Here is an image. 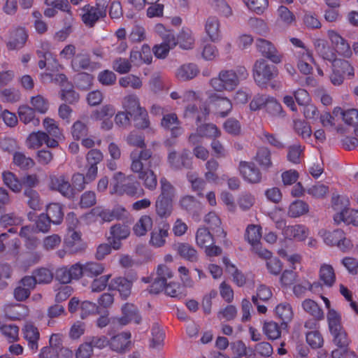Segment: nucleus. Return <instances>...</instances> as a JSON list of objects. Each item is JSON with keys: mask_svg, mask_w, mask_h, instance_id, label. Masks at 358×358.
Here are the masks:
<instances>
[{"mask_svg": "<svg viewBox=\"0 0 358 358\" xmlns=\"http://www.w3.org/2000/svg\"><path fill=\"white\" fill-rule=\"evenodd\" d=\"M152 155V153L150 150L143 149L141 151L134 150L129 155L131 171L138 175V179L143 181L145 187L150 190L156 189L157 178L153 171L144 169L143 161L148 160Z\"/></svg>", "mask_w": 358, "mask_h": 358, "instance_id": "f257e3e1", "label": "nucleus"}, {"mask_svg": "<svg viewBox=\"0 0 358 358\" xmlns=\"http://www.w3.org/2000/svg\"><path fill=\"white\" fill-rule=\"evenodd\" d=\"M131 176H126L122 172H116L112 178L110 194L124 195L127 194L132 197H141L145 194V191L140 187L138 182H130Z\"/></svg>", "mask_w": 358, "mask_h": 358, "instance_id": "f03ea898", "label": "nucleus"}, {"mask_svg": "<svg viewBox=\"0 0 358 358\" xmlns=\"http://www.w3.org/2000/svg\"><path fill=\"white\" fill-rule=\"evenodd\" d=\"M240 83V78L237 73L232 70H222L218 75L212 78L209 82L211 91L216 92H231L234 90Z\"/></svg>", "mask_w": 358, "mask_h": 358, "instance_id": "7ed1b4c3", "label": "nucleus"}, {"mask_svg": "<svg viewBox=\"0 0 358 358\" xmlns=\"http://www.w3.org/2000/svg\"><path fill=\"white\" fill-rule=\"evenodd\" d=\"M278 75L276 66L268 64L264 59H257L253 66L252 76L255 83L260 87L267 84Z\"/></svg>", "mask_w": 358, "mask_h": 358, "instance_id": "20e7f679", "label": "nucleus"}, {"mask_svg": "<svg viewBox=\"0 0 358 358\" xmlns=\"http://www.w3.org/2000/svg\"><path fill=\"white\" fill-rule=\"evenodd\" d=\"M110 0H97L95 6L85 5L82 10V20L88 27H93L100 19L106 16V8Z\"/></svg>", "mask_w": 358, "mask_h": 358, "instance_id": "39448f33", "label": "nucleus"}, {"mask_svg": "<svg viewBox=\"0 0 358 358\" xmlns=\"http://www.w3.org/2000/svg\"><path fill=\"white\" fill-rule=\"evenodd\" d=\"M318 235L322 238L327 245L331 246L336 245L343 251H346L352 246L351 241L345 237L343 231L340 229H336L333 231L321 229Z\"/></svg>", "mask_w": 358, "mask_h": 358, "instance_id": "423d86ee", "label": "nucleus"}, {"mask_svg": "<svg viewBox=\"0 0 358 358\" xmlns=\"http://www.w3.org/2000/svg\"><path fill=\"white\" fill-rule=\"evenodd\" d=\"M48 187L51 190L58 192L62 196L69 199L73 197L76 194L69 178L63 174L50 175Z\"/></svg>", "mask_w": 358, "mask_h": 358, "instance_id": "0eeeda50", "label": "nucleus"}, {"mask_svg": "<svg viewBox=\"0 0 358 358\" xmlns=\"http://www.w3.org/2000/svg\"><path fill=\"white\" fill-rule=\"evenodd\" d=\"M206 94L210 103L215 108L216 113L221 117H227L231 113L233 105L231 101L218 92L207 91Z\"/></svg>", "mask_w": 358, "mask_h": 358, "instance_id": "6e6552de", "label": "nucleus"}, {"mask_svg": "<svg viewBox=\"0 0 358 358\" xmlns=\"http://www.w3.org/2000/svg\"><path fill=\"white\" fill-rule=\"evenodd\" d=\"M255 47L260 54L274 64H279L282 61V55L280 54L275 45L269 41L264 38H257Z\"/></svg>", "mask_w": 358, "mask_h": 358, "instance_id": "1a4fd4ad", "label": "nucleus"}, {"mask_svg": "<svg viewBox=\"0 0 358 358\" xmlns=\"http://www.w3.org/2000/svg\"><path fill=\"white\" fill-rule=\"evenodd\" d=\"M327 36L338 54L345 57L352 55V50L348 41L335 30H328Z\"/></svg>", "mask_w": 358, "mask_h": 358, "instance_id": "9d476101", "label": "nucleus"}, {"mask_svg": "<svg viewBox=\"0 0 358 358\" xmlns=\"http://www.w3.org/2000/svg\"><path fill=\"white\" fill-rule=\"evenodd\" d=\"M340 67L349 71V76H354V69L351 64L346 60H334L332 64V72L329 76L331 83L334 85H340L344 80V73L340 72Z\"/></svg>", "mask_w": 358, "mask_h": 358, "instance_id": "9b49d317", "label": "nucleus"}, {"mask_svg": "<svg viewBox=\"0 0 358 358\" xmlns=\"http://www.w3.org/2000/svg\"><path fill=\"white\" fill-rule=\"evenodd\" d=\"M297 60V68L304 75H309L313 72L312 64H315L311 51L303 48L296 53Z\"/></svg>", "mask_w": 358, "mask_h": 358, "instance_id": "f8f14e48", "label": "nucleus"}, {"mask_svg": "<svg viewBox=\"0 0 358 358\" xmlns=\"http://www.w3.org/2000/svg\"><path fill=\"white\" fill-rule=\"evenodd\" d=\"M117 322L122 326L131 322L138 324L141 322V317L136 306L132 303H127L122 306V316L117 318Z\"/></svg>", "mask_w": 358, "mask_h": 358, "instance_id": "ddd939ff", "label": "nucleus"}, {"mask_svg": "<svg viewBox=\"0 0 358 358\" xmlns=\"http://www.w3.org/2000/svg\"><path fill=\"white\" fill-rule=\"evenodd\" d=\"M239 171L243 179L250 183H258L262 180L259 169L252 162H241Z\"/></svg>", "mask_w": 358, "mask_h": 358, "instance_id": "4468645a", "label": "nucleus"}, {"mask_svg": "<svg viewBox=\"0 0 358 358\" xmlns=\"http://www.w3.org/2000/svg\"><path fill=\"white\" fill-rule=\"evenodd\" d=\"M28 38V34L24 28L17 27L9 32L7 40V47L9 50H19L22 48Z\"/></svg>", "mask_w": 358, "mask_h": 358, "instance_id": "2eb2a0df", "label": "nucleus"}, {"mask_svg": "<svg viewBox=\"0 0 358 358\" xmlns=\"http://www.w3.org/2000/svg\"><path fill=\"white\" fill-rule=\"evenodd\" d=\"M170 225L167 222H162L150 233V245L155 248L163 247L169 234Z\"/></svg>", "mask_w": 358, "mask_h": 358, "instance_id": "dca6fc26", "label": "nucleus"}, {"mask_svg": "<svg viewBox=\"0 0 358 358\" xmlns=\"http://www.w3.org/2000/svg\"><path fill=\"white\" fill-rule=\"evenodd\" d=\"M313 45L317 54L324 60L331 62V64L334 60H343L336 57V51L331 48L325 40L321 38L315 39Z\"/></svg>", "mask_w": 358, "mask_h": 358, "instance_id": "f3484780", "label": "nucleus"}, {"mask_svg": "<svg viewBox=\"0 0 358 358\" xmlns=\"http://www.w3.org/2000/svg\"><path fill=\"white\" fill-rule=\"evenodd\" d=\"M309 232V229L305 225H288L283 229V236L289 240L304 241L308 237Z\"/></svg>", "mask_w": 358, "mask_h": 358, "instance_id": "a211bd4d", "label": "nucleus"}, {"mask_svg": "<svg viewBox=\"0 0 358 358\" xmlns=\"http://www.w3.org/2000/svg\"><path fill=\"white\" fill-rule=\"evenodd\" d=\"M71 67L74 71H92L99 68L96 63L90 61V55L86 53H79L71 60Z\"/></svg>", "mask_w": 358, "mask_h": 358, "instance_id": "6ab92c4d", "label": "nucleus"}, {"mask_svg": "<svg viewBox=\"0 0 358 358\" xmlns=\"http://www.w3.org/2000/svg\"><path fill=\"white\" fill-rule=\"evenodd\" d=\"M22 334L24 338L27 341L29 349L35 352L38 348V340L40 338L38 328L33 324L27 322L22 328Z\"/></svg>", "mask_w": 358, "mask_h": 358, "instance_id": "aec40b11", "label": "nucleus"}, {"mask_svg": "<svg viewBox=\"0 0 358 358\" xmlns=\"http://www.w3.org/2000/svg\"><path fill=\"white\" fill-rule=\"evenodd\" d=\"M129 59L136 66H140L143 64H150L152 60L150 48L148 45H143L141 50H132L130 52Z\"/></svg>", "mask_w": 358, "mask_h": 358, "instance_id": "412c9836", "label": "nucleus"}, {"mask_svg": "<svg viewBox=\"0 0 358 358\" xmlns=\"http://www.w3.org/2000/svg\"><path fill=\"white\" fill-rule=\"evenodd\" d=\"M168 162L173 169L178 170L183 167H189L191 165V159L189 157L187 150H183L181 153L170 151L168 155Z\"/></svg>", "mask_w": 358, "mask_h": 358, "instance_id": "4be33fe9", "label": "nucleus"}, {"mask_svg": "<svg viewBox=\"0 0 358 358\" xmlns=\"http://www.w3.org/2000/svg\"><path fill=\"white\" fill-rule=\"evenodd\" d=\"M4 316L10 320L24 319L29 314L28 308L22 304H6L3 308Z\"/></svg>", "mask_w": 358, "mask_h": 358, "instance_id": "5701e85b", "label": "nucleus"}, {"mask_svg": "<svg viewBox=\"0 0 358 358\" xmlns=\"http://www.w3.org/2000/svg\"><path fill=\"white\" fill-rule=\"evenodd\" d=\"M131 334L129 332H122L114 336L109 341V345L112 350L117 352H124L130 345Z\"/></svg>", "mask_w": 358, "mask_h": 358, "instance_id": "b1692460", "label": "nucleus"}, {"mask_svg": "<svg viewBox=\"0 0 358 358\" xmlns=\"http://www.w3.org/2000/svg\"><path fill=\"white\" fill-rule=\"evenodd\" d=\"M199 73L198 66L194 64L189 63L179 66L176 71L175 76L180 81H187L194 78Z\"/></svg>", "mask_w": 358, "mask_h": 358, "instance_id": "393cba45", "label": "nucleus"}, {"mask_svg": "<svg viewBox=\"0 0 358 358\" xmlns=\"http://www.w3.org/2000/svg\"><path fill=\"white\" fill-rule=\"evenodd\" d=\"M153 220L148 215H141L133 226V232L137 236H144L152 229Z\"/></svg>", "mask_w": 358, "mask_h": 358, "instance_id": "a878e982", "label": "nucleus"}, {"mask_svg": "<svg viewBox=\"0 0 358 358\" xmlns=\"http://www.w3.org/2000/svg\"><path fill=\"white\" fill-rule=\"evenodd\" d=\"M205 31L213 42L221 39L220 22L216 17H209L205 23Z\"/></svg>", "mask_w": 358, "mask_h": 358, "instance_id": "bb28decb", "label": "nucleus"}, {"mask_svg": "<svg viewBox=\"0 0 358 358\" xmlns=\"http://www.w3.org/2000/svg\"><path fill=\"white\" fill-rule=\"evenodd\" d=\"M131 286V282L122 277L114 278L108 285L110 289L117 290L123 299L130 295Z\"/></svg>", "mask_w": 358, "mask_h": 358, "instance_id": "cd10ccee", "label": "nucleus"}, {"mask_svg": "<svg viewBox=\"0 0 358 358\" xmlns=\"http://www.w3.org/2000/svg\"><path fill=\"white\" fill-rule=\"evenodd\" d=\"M20 120L25 124H32L34 127L40 124V120L36 117L34 110L27 105L20 106L17 110Z\"/></svg>", "mask_w": 358, "mask_h": 358, "instance_id": "c85d7f7f", "label": "nucleus"}, {"mask_svg": "<svg viewBox=\"0 0 358 358\" xmlns=\"http://www.w3.org/2000/svg\"><path fill=\"white\" fill-rule=\"evenodd\" d=\"M161 124L164 129H170L172 135L175 137L182 134L180 122L175 113L164 115L162 119Z\"/></svg>", "mask_w": 358, "mask_h": 358, "instance_id": "c756f323", "label": "nucleus"}, {"mask_svg": "<svg viewBox=\"0 0 358 358\" xmlns=\"http://www.w3.org/2000/svg\"><path fill=\"white\" fill-rule=\"evenodd\" d=\"M334 220L337 224L343 222L348 224H352L355 226H358V210L344 208L334 216Z\"/></svg>", "mask_w": 358, "mask_h": 358, "instance_id": "7c9ffc66", "label": "nucleus"}, {"mask_svg": "<svg viewBox=\"0 0 358 358\" xmlns=\"http://www.w3.org/2000/svg\"><path fill=\"white\" fill-rule=\"evenodd\" d=\"M46 216L54 224H59L64 219L62 206L59 203H52L47 206Z\"/></svg>", "mask_w": 358, "mask_h": 358, "instance_id": "2f4dec72", "label": "nucleus"}, {"mask_svg": "<svg viewBox=\"0 0 358 358\" xmlns=\"http://www.w3.org/2000/svg\"><path fill=\"white\" fill-rule=\"evenodd\" d=\"M48 139V134L46 132L38 131L31 132L27 138L26 145L29 149H38L41 148L45 140Z\"/></svg>", "mask_w": 358, "mask_h": 358, "instance_id": "473e14b6", "label": "nucleus"}, {"mask_svg": "<svg viewBox=\"0 0 358 358\" xmlns=\"http://www.w3.org/2000/svg\"><path fill=\"white\" fill-rule=\"evenodd\" d=\"M64 244L71 253H77L85 248V245L81 242L80 233L74 231H71L70 236L65 240Z\"/></svg>", "mask_w": 358, "mask_h": 358, "instance_id": "72a5a7b5", "label": "nucleus"}, {"mask_svg": "<svg viewBox=\"0 0 358 358\" xmlns=\"http://www.w3.org/2000/svg\"><path fill=\"white\" fill-rule=\"evenodd\" d=\"M335 115H341L343 121L348 125L358 124V110L352 108L343 110L340 107H336L333 110Z\"/></svg>", "mask_w": 358, "mask_h": 358, "instance_id": "f704fd0d", "label": "nucleus"}, {"mask_svg": "<svg viewBox=\"0 0 358 358\" xmlns=\"http://www.w3.org/2000/svg\"><path fill=\"white\" fill-rule=\"evenodd\" d=\"M122 106L131 116L137 115L138 112L142 111L143 109L140 106L138 98L134 94L126 96L123 99Z\"/></svg>", "mask_w": 358, "mask_h": 358, "instance_id": "c9c22d12", "label": "nucleus"}, {"mask_svg": "<svg viewBox=\"0 0 358 358\" xmlns=\"http://www.w3.org/2000/svg\"><path fill=\"white\" fill-rule=\"evenodd\" d=\"M2 178L4 185L13 192L18 193L22 190V181L13 173L9 171H3Z\"/></svg>", "mask_w": 358, "mask_h": 358, "instance_id": "e433bc0d", "label": "nucleus"}, {"mask_svg": "<svg viewBox=\"0 0 358 358\" xmlns=\"http://www.w3.org/2000/svg\"><path fill=\"white\" fill-rule=\"evenodd\" d=\"M180 207L190 213H194L201 208V203L193 196L185 195L179 200Z\"/></svg>", "mask_w": 358, "mask_h": 358, "instance_id": "4c0bfd02", "label": "nucleus"}, {"mask_svg": "<svg viewBox=\"0 0 358 358\" xmlns=\"http://www.w3.org/2000/svg\"><path fill=\"white\" fill-rule=\"evenodd\" d=\"M171 41H162V42L155 45L153 52L156 57L159 59L165 58L170 50L177 45L176 38H171Z\"/></svg>", "mask_w": 358, "mask_h": 358, "instance_id": "58836bf2", "label": "nucleus"}, {"mask_svg": "<svg viewBox=\"0 0 358 358\" xmlns=\"http://www.w3.org/2000/svg\"><path fill=\"white\" fill-rule=\"evenodd\" d=\"M222 262L226 266L227 272L232 275L233 281L239 287L244 285L246 282L245 275L230 262L228 258L223 257Z\"/></svg>", "mask_w": 358, "mask_h": 358, "instance_id": "ea45409f", "label": "nucleus"}, {"mask_svg": "<svg viewBox=\"0 0 358 358\" xmlns=\"http://www.w3.org/2000/svg\"><path fill=\"white\" fill-rule=\"evenodd\" d=\"M176 250L184 259L195 262L198 259L197 251L189 244L180 243L176 245Z\"/></svg>", "mask_w": 358, "mask_h": 358, "instance_id": "a19ab883", "label": "nucleus"}, {"mask_svg": "<svg viewBox=\"0 0 358 358\" xmlns=\"http://www.w3.org/2000/svg\"><path fill=\"white\" fill-rule=\"evenodd\" d=\"M320 278L328 287H331L336 281V275L333 266L324 264L320 268Z\"/></svg>", "mask_w": 358, "mask_h": 358, "instance_id": "79ce46f5", "label": "nucleus"}, {"mask_svg": "<svg viewBox=\"0 0 358 358\" xmlns=\"http://www.w3.org/2000/svg\"><path fill=\"white\" fill-rule=\"evenodd\" d=\"M115 113V108L113 105L106 104L99 109L94 110L90 118L94 121H101L106 118H111Z\"/></svg>", "mask_w": 358, "mask_h": 358, "instance_id": "37998d69", "label": "nucleus"}, {"mask_svg": "<svg viewBox=\"0 0 358 358\" xmlns=\"http://www.w3.org/2000/svg\"><path fill=\"white\" fill-rule=\"evenodd\" d=\"M219 168V163L214 159H210L206 163V171L204 177L206 181L217 184L219 182V176L217 171Z\"/></svg>", "mask_w": 358, "mask_h": 358, "instance_id": "c03bdc74", "label": "nucleus"}, {"mask_svg": "<svg viewBox=\"0 0 358 358\" xmlns=\"http://www.w3.org/2000/svg\"><path fill=\"white\" fill-rule=\"evenodd\" d=\"M262 238V227L257 224H250L247 227L245 232V238L253 245L260 242Z\"/></svg>", "mask_w": 358, "mask_h": 358, "instance_id": "a18cd8bd", "label": "nucleus"}, {"mask_svg": "<svg viewBox=\"0 0 358 358\" xmlns=\"http://www.w3.org/2000/svg\"><path fill=\"white\" fill-rule=\"evenodd\" d=\"M276 316L283 323L290 322L293 317V310L289 303L284 302L278 304L275 309Z\"/></svg>", "mask_w": 358, "mask_h": 358, "instance_id": "49530a36", "label": "nucleus"}, {"mask_svg": "<svg viewBox=\"0 0 358 358\" xmlns=\"http://www.w3.org/2000/svg\"><path fill=\"white\" fill-rule=\"evenodd\" d=\"M327 319L330 332H336L343 329L341 324V315L334 309H330L327 313Z\"/></svg>", "mask_w": 358, "mask_h": 358, "instance_id": "de8ad7c7", "label": "nucleus"}, {"mask_svg": "<svg viewBox=\"0 0 358 358\" xmlns=\"http://www.w3.org/2000/svg\"><path fill=\"white\" fill-rule=\"evenodd\" d=\"M196 243L200 248H205L208 244L214 243V238L208 229L200 227L196 232Z\"/></svg>", "mask_w": 358, "mask_h": 358, "instance_id": "09e8293b", "label": "nucleus"}, {"mask_svg": "<svg viewBox=\"0 0 358 358\" xmlns=\"http://www.w3.org/2000/svg\"><path fill=\"white\" fill-rule=\"evenodd\" d=\"M302 307L306 313L311 315L315 319L320 320L324 318L322 310L314 301L311 299L304 300L302 303Z\"/></svg>", "mask_w": 358, "mask_h": 358, "instance_id": "8fccbe9b", "label": "nucleus"}, {"mask_svg": "<svg viewBox=\"0 0 358 358\" xmlns=\"http://www.w3.org/2000/svg\"><path fill=\"white\" fill-rule=\"evenodd\" d=\"M84 275L89 278H95L102 274L105 270L103 264L96 262H88L83 264Z\"/></svg>", "mask_w": 358, "mask_h": 358, "instance_id": "3c124183", "label": "nucleus"}, {"mask_svg": "<svg viewBox=\"0 0 358 358\" xmlns=\"http://www.w3.org/2000/svg\"><path fill=\"white\" fill-rule=\"evenodd\" d=\"M155 206L157 214L160 217H169L173 210V200L157 198Z\"/></svg>", "mask_w": 358, "mask_h": 358, "instance_id": "603ef678", "label": "nucleus"}, {"mask_svg": "<svg viewBox=\"0 0 358 358\" xmlns=\"http://www.w3.org/2000/svg\"><path fill=\"white\" fill-rule=\"evenodd\" d=\"M177 44L185 50L191 49L194 43V38L192 31L182 29L176 38Z\"/></svg>", "mask_w": 358, "mask_h": 358, "instance_id": "864d4df0", "label": "nucleus"}, {"mask_svg": "<svg viewBox=\"0 0 358 358\" xmlns=\"http://www.w3.org/2000/svg\"><path fill=\"white\" fill-rule=\"evenodd\" d=\"M24 194L27 198V204L30 208L34 210H40L42 209L43 203L38 193L36 190L27 189L24 190Z\"/></svg>", "mask_w": 358, "mask_h": 358, "instance_id": "5fc2aeb1", "label": "nucleus"}, {"mask_svg": "<svg viewBox=\"0 0 358 358\" xmlns=\"http://www.w3.org/2000/svg\"><path fill=\"white\" fill-rule=\"evenodd\" d=\"M119 85L122 87H131L134 90H139L143 86V82L140 77L134 74H129L119 79Z\"/></svg>", "mask_w": 358, "mask_h": 358, "instance_id": "6e6d98bb", "label": "nucleus"}, {"mask_svg": "<svg viewBox=\"0 0 358 358\" xmlns=\"http://www.w3.org/2000/svg\"><path fill=\"white\" fill-rule=\"evenodd\" d=\"M309 210L308 206L303 201H296L292 202L288 210V215L291 217H299L307 213Z\"/></svg>", "mask_w": 358, "mask_h": 358, "instance_id": "4d7b16f0", "label": "nucleus"}, {"mask_svg": "<svg viewBox=\"0 0 358 358\" xmlns=\"http://www.w3.org/2000/svg\"><path fill=\"white\" fill-rule=\"evenodd\" d=\"M13 162L15 166L21 169H29L34 165V160L21 152H15L13 154Z\"/></svg>", "mask_w": 358, "mask_h": 358, "instance_id": "13d9d810", "label": "nucleus"}, {"mask_svg": "<svg viewBox=\"0 0 358 358\" xmlns=\"http://www.w3.org/2000/svg\"><path fill=\"white\" fill-rule=\"evenodd\" d=\"M262 330L269 340L278 339L281 335L280 327L273 321L264 322Z\"/></svg>", "mask_w": 358, "mask_h": 358, "instance_id": "bf43d9fd", "label": "nucleus"}, {"mask_svg": "<svg viewBox=\"0 0 358 358\" xmlns=\"http://www.w3.org/2000/svg\"><path fill=\"white\" fill-rule=\"evenodd\" d=\"M197 131L203 137L217 138L221 136V131L214 124H205L198 127Z\"/></svg>", "mask_w": 358, "mask_h": 358, "instance_id": "052dcab7", "label": "nucleus"}, {"mask_svg": "<svg viewBox=\"0 0 358 358\" xmlns=\"http://www.w3.org/2000/svg\"><path fill=\"white\" fill-rule=\"evenodd\" d=\"M160 189L161 193L158 199L173 200L176 194L175 188L165 178L160 179Z\"/></svg>", "mask_w": 358, "mask_h": 358, "instance_id": "680f3d73", "label": "nucleus"}, {"mask_svg": "<svg viewBox=\"0 0 358 358\" xmlns=\"http://www.w3.org/2000/svg\"><path fill=\"white\" fill-rule=\"evenodd\" d=\"M0 331L8 342L13 343L19 339V328L15 324H4L0 327Z\"/></svg>", "mask_w": 358, "mask_h": 358, "instance_id": "e2e57ef3", "label": "nucleus"}, {"mask_svg": "<svg viewBox=\"0 0 358 358\" xmlns=\"http://www.w3.org/2000/svg\"><path fill=\"white\" fill-rule=\"evenodd\" d=\"M37 284H49L53 280V273L48 268H40L33 272Z\"/></svg>", "mask_w": 358, "mask_h": 358, "instance_id": "0e129e2a", "label": "nucleus"}, {"mask_svg": "<svg viewBox=\"0 0 358 358\" xmlns=\"http://www.w3.org/2000/svg\"><path fill=\"white\" fill-rule=\"evenodd\" d=\"M277 13L278 22L282 23L284 25L289 26L296 20L293 13L284 6H280Z\"/></svg>", "mask_w": 358, "mask_h": 358, "instance_id": "69168bd1", "label": "nucleus"}, {"mask_svg": "<svg viewBox=\"0 0 358 358\" xmlns=\"http://www.w3.org/2000/svg\"><path fill=\"white\" fill-rule=\"evenodd\" d=\"M43 126L48 134L55 138H59L62 136V131L54 119L45 117L43 121Z\"/></svg>", "mask_w": 358, "mask_h": 358, "instance_id": "338daca9", "label": "nucleus"}, {"mask_svg": "<svg viewBox=\"0 0 358 358\" xmlns=\"http://www.w3.org/2000/svg\"><path fill=\"white\" fill-rule=\"evenodd\" d=\"M131 60L126 58L118 57L113 62V69L120 74L129 73L131 69Z\"/></svg>", "mask_w": 358, "mask_h": 358, "instance_id": "774afa93", "label": "nucleus"}]
</instances>
